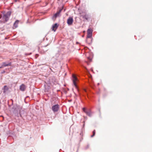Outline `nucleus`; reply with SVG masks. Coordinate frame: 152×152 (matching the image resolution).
Here are the masks:
<instances>
[{
  "label": "nucleus",
  "mask_w": 152,
  "mask_h": 152,
  "mask_svg": "<svg viewBox=\"0 0 152 152\" xmlns=\"http://www.w3.org/2000/svg\"><path fill=\"white\" fill-rule=\"evenodd\" d=\"M83 16V18L85 19L86 20H88V18H89V17L88 15H82Z\"/></svg>",
  "instance_id": "nucleus-12"
},
{
  "label": "nucleus",
  "mask_w": 152,
  "mask_h": 152,
  "mask_svg": "<svg viewBox=\"0 0 152 152\" xmlns=\"http://www.w3.org/2000/svg\"><path fill=\"white\" fill-rule=\"evenodd\" d=\"M93 134L91 136V137H93L95 135V130H94L93 132Z\"/></svg>",
  "instance_id": "nucleus-14"
},
{
  "label": "nucleus",
  "mask_w": 152,
  "mask_h": 152,
  "mask_svg": "<svg viewBox=\"0 0 152 152\" xmlns=\"http://www.w3.org/2000/svg\"><path fill=\"white\" fill-rule=\"evenodd\" d=\"M63 9V7H62L59 10L57 11L56 13L53 15V18L56 19L57 17L60 16V13Z\"/></svg>",
  "instance_id": "nucleus-3"
},
{
  "label": "nucleus",
  "mask_w": 152,
  "mask_h": 152,
  "mask_svg": "<svg viewBox=\"0 0 152 152\" xmlns=\"http://www.w3.org/2000/svg\"><path fill=\"white\" fill-rule=\"evenodd\" d=\"M11 62H9L7 64L6 62H3L2 63V65L0 67V68H3L4 67L10 66L11 65Z\"/></svg>",
  "instance_id": "nucleus-6"
},
{
  "label": "nucleus",
  "mask_w": 152,
  "mask_h": 152,
  "mask_svg": "<svg viewBox=\"0 0 152 152\" xmlns=\"http://www.w3.org/2000/svg\"><path fill=\"white\" fill-rule=\"evenodd\" d=\"M11 14V12L10 11H8L6 14H4L3 17L4 20L2 21V22L4 23L7 22Z\"/></svg>",
  "instance_id": "nucleus-1"
},
{
  "label": "nucleus",
  "mask_w": 152,
  "mask_h": 152,
  "mask_svg": "<svg viewBox=\"0 0 152 152\" xmlns=\"http://www.w3.org/2000/svg\"><path fill=\"white\" fill-rule=\"evenodd\" d=\"M92 34H87L86 42L89 44H91L92 41Z\"/></svg>",
  "instance_id": "nucleus-2"
},
{
  "label": "nucleus",
  "mask_w": 152,
  "mask_h": 152,
  "mask_svg": "<svg viewBox=\"0 0 152 152\" xmlns=\"http://www.w3.org/2000/svg\"><path fill=\"white\" fill-rule=\"evenodd\" d=\"M5 72V71H4L3 72H2V73H3Z\"/></svg>",
  "instance_id": "nucleus-16"
},
{
  "label": "nucleus",
  "mask_w": 152,
  "mask_h": 152,
  "mask_svg": "<svg viewBox=\"0 0 152 152\" xmlns=\"http://www.w3.org/2000/svg\"><path fill=\"white\" fill-rule=\"evenodd\" d=\"M58 27V25L57 23L55 24L54 25L52 26V30L54 31H55L56 29Z\"/></svg>",
  "instance_id": "nucleus-9"
},
{
  "label": "nucleus",
  "mask_w": 152,
  "mask_h": 152,
  "mask_svg": "<svg viewBox=\"0 0 152 152\" xmlns=\"http://www.w3.org/2000/svg\"><path fill=\"white\" fill-rule=\"evenodd\" d=\"M83 111L85 113H86V112H87V111H86V108L84 107L83 108Z\"/></svg>",
  "instance_id": "nucleus-15"
},
{
  "label": "nucleus",
  "mask_w": 152,
  "mask_h": 152,
  "mask_svg": "<svg viewBox=\"0 0 152 152\" xmlns=\"http://www.w3.org/2000/svg\"><path fill=\"white\" fill-rule=\"evenodd\" d=\"M73 22V19L72 17H69L67 19V23L69 25H72Z\"/></svg>",
  "instance_id": "nucleus-5"
},
{
  "label": "nucleus",
  "mask_w": 152,
  "mask_h": 152,
  "mask_svg": "<svg viewBox=\"0 0 152 152\" xmlns=\"http://www.w3.org/2000/svg\"><path fill=\"white\" fill-rule=\"evenodd\" d=\"M59 108V105L58 104L53 105L52 107V109L54 112L58 111Z\"/></svg>",
  "instance_id": "nucleus-4"
},
{
  "label": "nucleus",
  "mask_w": 152,
  "mask_h": 152,
  "mask_svg": "<svg viewBox=\"0 0 152 152\" xmlns=\"http://www.w3.org/2000/svg\"><path fill=\"white\" fill-rule=\"evenodd\" d=\"M86 113V114L87 115L89 116H91V112H90V111H89V112L87 111Z\"/></svg>",
  "instance_id": "nucleus-13"
},
{
  "label": "nucleus",
  "mask_w": 152,
  "mask_h": 152,
  "mask_svg": "<svg viewBox=\"0 0 152 152\" xmlns=\"http://www.w3.org/2000/svg\"><path fill=\"white\" fill-rule=\"evenodd\" d=\"M26 88V86L25 85L22 84L20 86V91H24L25 90Z\"/></svg>",
  "instance_id": "nucleus-8"
},
{
  "label": "nucleus",
  "mask_w": 152,
  "mask_h": 152,
  "mask_svg": "<svg viewBox=\"0 0 152 152\" xmlns=\"http://www.w3.org/2000/svg\"><path fill=\"white\" fill-rule=\"evenodd\" d=\"M15 0V1L16 2L17 1H18V0Z\"/></svg>",
  "instance_id": "nucleus-18"
},
{
  "label": "nucleus",
  "mask_w": 152,
  "mask_h": 152,
  "mask_svg": "<svg viewBox=\"0 0 152 152\" xmlns=\"http://www.w3.org/2000/svg\"><path fill=\"white\" fill-rule=\"evenodd\" d=\"M90 40L89 39V40H88V41H89Z\"/></svg>",
  "instance_id": "nucleus-20"
},
{
  "label": "nucleus",
  "mask_w": 152,
  "mask_h": 152,
  "mask_svg": "<svg viewBox=\"0 0 152 152\" xmlns=\"http://www.w3.org/2000/svg\"><path fill=\"white\" fill-rule=\"evenodd\" d=\"M1 16L0 15V19L1 18Z\"/></svg>",
  "instance_id": "nucleus-17"
},
{
  "label": "nucleus",
  "mask_w": 152,
  "mask_h": 152,
  "mask_svg": "<svg viewBox=\"0 0 152 152\" xmlns=\"http://www.w3.org/2000/svg\"><path fill=\"white\" fill-rule=\"evenodd\" d=\"M72 77H73V83L74 86H75V88L77 89V86L76 84V81L77 80V78L74 75H73Z\"/></svg>",
  "instance_id": "nucleus-7"
},
{
  "label": "nucleus",
  "mask_w": 152,
  "mask_h": 152,
  "mask_svg": "<svg viewBox=\"0 0 152 152\" xmlns=\"http://www.w3.org/2000/svg\"><path fill=\"white\" fill-rule=\"evenodd\" d=\"M19 21L18 20H16L14 24V26L15 28H17L18 27V24L19 23Z\"/></svg>",
  "instance_id": "nucleus-10"
},
{
  "label": "nucleus",
  "mask_w": 152,
  "mask_h": 152,
  "mask_svg": "<svg viewBox=\"0 0 152 152\" xmlns=\"http://www.w3.org/2000/svg\"><path fill=\"white\" fill-rule=\"evenodd\" d=\"M5 87H6V86H4V88H5Z\"/></svg>",
  "instance_id": "nucleus-19"
},
{
  "label": "nucleus",
  "mask_w": 152,
  "mask_h": 152,
  "mask_svg": "<svg viewBox=\"0 0 152 152\" xmlns=\"http://www.w3.org/2000/svg\"><path fill=\"white\" fill-rule=\"evenodd\" d=\"M92 30L90 28H88L87 30V34H92Z\"/></svg>",
  "instance_id": "nucleus-11"
}]
</instances>
